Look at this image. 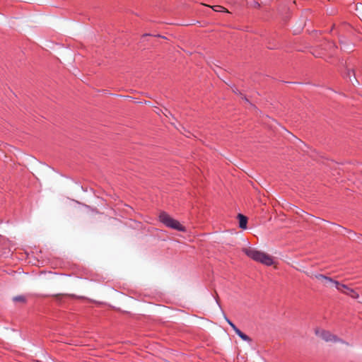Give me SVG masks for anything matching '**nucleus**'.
Listing matches in <instances>:
<instances>
[{
  "label": "nucleus",
  "mask_w": 362,
  "mask_h": 362,
  "mask_svg": "<svg viewBox=\"0 0 362 362\" xmlns=\"http://www.w3.org/2000/svg\"><path fill=\"white\" fill-rule=\"evenodd\" d=\"M13 300L14 302H19V303H25L26 302V298L23 296H18L13 297Z\"/></svg>",
  "instance_id": "9"
},
{
  "label": "nucleus",
  "mask_w": 362,
  "mask_h": 362,
  "mask_svg": "<svg viewBox=\"0 0 362 362\" xmlns=\"http://www.w3.org/2000/svg\"><path fill=\"white\" fill-rule=\"evenodd\" d=\"M159 221L168 228L182 232L186 231V228L185 226L165 211L160 212L159 215Z\"/></svg>",
  "instance_id": "2"
},
{
  "label": "nucleus",
  "mask_w": 362,
  "mask_h": 362,
  "mask_svg": "<svg viewBox=\"0 0 362 362\" xmlns=\"http://www.w3.org/2000/svg\"><path fill=\"white\" fill-rule=\"evenodd\" d=\"M335 286L337 289H341L345 288L346 291H343V293L351 296L353 298H358L359 295L354 289L349 288L346 285L340 284L339 282H335Z\"/></svg>",
  "instance_id": "4"
},
{
  "label": "nucleus",
  "mask_w": 362,
  "mask_h": 362,
  "mask_svg": "<svg viewBox=\"0 0 362 362\" xmlns=\"http://www.w3.org/2000/svg\"><path fill=\"white\" fill-rule=\"evenodd\" d=\"M243 252L254 261L260 262L267 266H271L274 264V260L269 255L257 250L253 247L243 248Z\"/></svg>",
  "instance_id": "1"
},
{
  "label": "nucleus",
  "mask_w": 362,
  "mask_h": 362,
  "mask_svg": "<svg viewBox=\"0 0 362 362\" xmlns=\"http://www.w3.org/2000/svg\"><path fill=\"white\" fill-rule=\"evenodd\" d=\"M340 292L343 293V291H346L345 288H341V289H337Z\"/></svg>",
  "instance_id": "12"
},
{
  "label": "nucleus",
  "mask_w": 362,
  "mask_h": 362,
  "mask_svg": "<svg viewBox=\"0 0 362 362\" xmlns=\"http://www.w3.org/2000/svg\"><path fill=\"white\" fill-rule=\"evenodd\" d=\"M224 319L229 324V325L232 327V329L234 330L235 334L238 335L243 340L247 341H251L252 339L245 334L242 332L225 315H224Z\"/></svg>",
  "instance_id": "5"
},
{
  "label": "nucleus",
  "mask_w": 362,
  "mask_h": 362,
  "mask_svg": "<svg viewBox=\"0 0 362 362\" xmlns=\"http://www.w3.org/2000/svg\"><path fill=\"white\" fill-rule=\"evenodd\" d=\"M348 74H349L350 81H351V83L354 85V84H359V81H358V79L356 77V74H355L354 71H353V70L350 71Z\"/></svg>",
  "instance_id": "8"
},
{
  "label": "nucleus",
  "mask_w": 362,
  "mask_h": 362,
  "mask_svg": "<svg viewBox=\"0 0 362 362\" xmlns=\"http://www.w3.org/2000/svg\"><path fill=\"white\" fill-rule=\"evenodd\" d=\"M309 276L312 279H317L322 284V281L325 279L326 276L320 274L311 273L310 274H309Z\"/></svg>",
  "instance_id": "7"
},
{
  "label": "nucleus",
  "mask_w": 362,
  "mask_h": 362,
  "mask_svg": "<svg viewBox=\"0 0 362 362\" xmlns=\"http://www.w3.org/2000/svg\"><path fill=\"white\" fill-rule=\"evenodd\" d=\"M315 334L320 337L322 339H323L324 341H333V342H337V341H340L341 340L339 339H338L335 335L332 334V333H330L328 331H326V330H321V329H315Z\"/></svg>",
  "instance_id": "3"
},
{
  "label": "nucleus",
  "mask_w": 362,
  "mask_h": 362,
  "mask_svg": "<svg viewBox=\"0 0 362 362\" xmlns=\"http://www.w3.org/2000/svg\"><path fill=\"white\" fill-rule=\"evenodd\" d=\"M62 294H58V295H56L55 297L56 298H59L60 296H62Z\"/></svg>",
  "instance_id": "13"
},
{
  "label": "nucleus",
  "mask_w": 362,
  "mask_h": 362,
  "mask_svg": "<svg viewBox=\"0 0 362 362\" xmlns=\"http://www.w3.org/2000/svg\"><path fill=\"white\" fill-rule=\"evenodd\" d=\"M211 8H213L214 11H215L216 12H221V11L228 12L226 8L222 6L216 5V6H212Z\"/></svg>",
  "instance_id": "10"
},
{
  "label": "nucleus",
  "mask_w": 362,
  "mask_h": 362,
  "mask_svg": "<svg viewBox=\"0 0 362 362\" xmlns=\"http://www.w3.org/2000/svg\"><path fill=\"white\" fill-rule=\"evenodd\" d=\"M238 218L239 220V227L242 229H246L247 228V218L241 214H239L238 215Z\"/></svg>",
  "instance_id": "6"
},
{
  "label": "nucleus",
  "mask_w": 362,
  "mask_h": 362,
  "mask_svg": "<svg viewBox=\"0 0 362 362\" xmlns=\"http://www.w3.org/2000/svg\"><path fill=\"white\" fill-rule=\"evenodd\" d=\"M335 282H337V281L333 280L332 278L325 276V279L322 281V284L325 286H327L329 284H334L335 285Z\"/></svg>",
  "instance_id": "11"
}]
</instances>
